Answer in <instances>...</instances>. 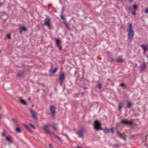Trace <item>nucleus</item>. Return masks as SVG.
Listing matches in <instances>:
<instances>
[{
    "label": "nucleus",
    "mask_w": 148,
    "mask_h": 148,
    "mask_svg": "<svg viewBox=\"0 0 148 148\" xmlns=\"http://www.w3.org/2000/svg\"><path fill=\"white\" fill-rule=\"evenodd\" d=\"M50 109L52 116H54L56 113L55 107L53 105H51L50 106Z\"/></svg>",
    "instance_id": "8"
},
{
    "label": "nucleus",
    "mask_w": 148,
    "mask_h": 148,
    "mask_svg": "<svg viewBox=\"0 0 148 148\" xmlns=\"http://www.w3.org/2000/svg\"><path fill=\"white\" fill-rule=\"evenodd\" d=\"M20 29H21V31H24L25 32H26L27 31V29L25 28V27L23 26L21 27Z\"/></svg>",
    "instance_id": "18"
},
{
    "label": "nucleus",
    "mask_w": 148,
    "mask_h": 148,
    "mask_svg": "<svg viewBox=\"0 0 148 148\" xmlns=\"http://www.w3.org/2000/svg\"><path fill=\"white\" fill-rule=\"evenodd\" d=\"M114 146L116 147H119V146L117 144H114Z\"/></svg>",
    "instance_id": "42"
},
{
    "label": "nucleus",
    "mask_w": 148,
    "mask_h": 148,
    "mask_svg": "<svg viewBox=\"0 0 148 148\" xmlns=\"http://www.w3.org/2000/svg\"><path fill=\"white\" fill-rule=\"evenodd\" d=\"M28 99H29V101H30V98H28Z\"/></svg>",
    "instance_id": "49"
},
{
    "label": "nucleus",
    "mask_w": 148,
    "mask_h": 148,
    "mask_svg": "<svg viewBox=\"0 0 148 148\" xmlns=\"http://www.w3.org/2000/svg\"><path fill=\"white\" fill-rule=\"evenodd\" d=\"M12 121L14 123H16L17 122V120L16 119L12 118Z\"/></svg>",
    "instance_id": "27"
},
{
    "label": "nucleus",
    "mask_w": 148,
    "mask_h": 148,
    "mask_svg": "<svg viewBox=\"0 0 148 148\" xmlns=\"http://www.w3.org/2000/svg\"><path fill=\"white\" fill-rule=\"evenodd\" d=\"M116 61L117 62H123V60L122 58H120L117 59Z\"/></svg>",
    "instance_id": "22"
},
{
    "label": "nucleus",
    "mask_w": 148,
    "mask_h": 148,
    "mask_svg": "<svg viewBox=\"0 0 148 148\" xmlns=\"http://www.w3.org/2000/svg\"><path fill=\"white\" fill-rule=\"evenodd\" d=\"M132 105V104L131 102H127V107L130 108Z\"/></svg>",
    "instance_id": "24"
},
{
    "label": "nucleus",
    "mask_w": 148,
    "mask_h": 148,
    "mask_svg": "<svg viewBox=\"0 0 148 148\" xmlns=\"http://www.w3.org/2000/svg\"><path fill=\"white\" fill-rule=\"evenodd\" d=\"M111 131L112 133L114 132L113 129L112 127L111 129Z\"/></svg>",
    "instance_id": "41"
},
{
    "label": "nucleus",
    "mask_w": 148,
    "mask_h": 148,
    "mask_svg": "<svg viewBox=\"0 0 148 148\" xmlns=\"http://www.w3.org/2000/svg\"><path fill=\"white\" fill-rule=\"evenodd\" d=\"M20 102H26L22 98H20L19 99Z\"/></svg>",
    "instance_id": "35"
},
{
    "label": "nucleus",
    "mask_w": 148,
    "mask_h": 148,
    "mask_svg": "<svg viewBox=\"0 0 148 148\" xmlns=\"http://www.w3.org/2000/svg\"><path fill=\"white\" fill-rule=\"evenodd\" d=\"M60 80V84L61 85H62L63 84V80Z\"/></svg>",
    "instance_id": "34"
},
{
    "label": "nucleus",
    "mask_w": 148,
    "mask_h": 148,
    "mask_svg": "<svg viewBox=\"0 0 148 148\" xmlns=\"http://www.w3.org/2000/svg\"><path fill=\"white\" fill-rule=\"evenodd\" d=\"M97 86L99 88V89H101V84L99 82L98 83V84H97Z\"/></svg>",
    "instance_id": "25"
},
{
    "label": "nucleus",
    "mask_w": 148,
    "mask_h": 148,
    "mask_svg": "<svg viewBox=\"0 0 148 148\" xmlns=\"http://www.w3.org/2000/svg\"><path fill=\"white\" fill-rule=\"evenodd\" d=\"M25 71L23 70H21L17 74V76L19 78H21L25 75Z\"/></svg>",
    "instance_id": "9"
},
{
    "label": "nucleus",
    "mask_w": 148,
    "mask_h": 148,
    "mask_svg": "<svg viewBox=\"0 0 148 148\" xmlns=\"http://www.w3.org/2000/svg\"><path fill=\"white\" fill-rule=\"evenodd\" d=\"M76 97H77V95H76V96H75Z\"/></svg>",
    "instance_id": "51"
},
{
    "label": "nucleus",
    "mask_w": 148,
    "mask_h": 148,
    "mask_svg": "<svg viewBox=\"0 0 148 148\" xmlns=\"http://www.w3.org/2000/svg\"><path fill=\"white\" fill-rule=\"evenodd\" d=\"M5 140L6 141L10 143H12L13 142L10 136H6L5 138Z\"/></svg>",
    "instance_id": "13"
},
{
    "label": "nucleus",
    "mask_w": 148,
    "mask_h": 148,
    "mask_svg": "<svg viewBox=\"0 0 148 148\" xmlns=\"http://www.w3.org/2000/svg\"><path fill=\"white\" fill-rule=\"evenodd\" d=\"M63 22L65 24V26H66V27L68 26L67 23H66V21H65Z\"/></svg>",
    "instance_id": "40"
},
{
    "label": "nucleus",
    "mask_w": 148,
    "mask_h": 148,
    "mask_svg": "<svg viewBox=\"0 0 148 148\" xmlns=\"http://www.w3.org/2000/svg\"><path fill=\"white\" fill-rule=\"evenodd\" d=\"M51 23V20L49 18H46L45 20V23L44 24L46 26H47L49 28L51 29V27L50 26Z\"/></svg>",
    "instance_id": "5"
},
{
    "label": "nucleus",
    "mask_w": 148,
    "mask_h": 148,
    "mask_svg": "<svg viewBox=\"0 0 148 148\" xmlns=\"http://www.w3.org/2000/svg\"><path fill=\"white\" fill-rule=\"evenodd\" d=\"M85 130L84 127L80 129L77 132V134L79 138H83L84 133Z\"/></svg>",
    "instance_id": "4"
},
{
    "label": "nucleus",
    "mask_w": 148,
    "mask_h": 148,
    "mask_svg": "<svg viewBox=\"0 0 148 148\" xmlns=\"http://www.w3.org/2000/svg\"><path fill=\"white\" fill-rule=\"evenodd\" d=\"M24 126L26 128V129L28 130L29 132H30V133L32 134L33 133L31 131L30 128L27 125L24 124Z\"/></svg>",
    "instance_id": "17"
},
{
    "label": "nucleus",
    "mask_w": 148,
    "mask_h": 148,
    "mask_svg": "<svg viewBox=\"0 0 148 148\" xmlns=\"http://www.w3.org/2000/svg\"><path fill=\"white\" fill-rule=\"evenodd\" d=\"M145 63L144 62H143V65L140 66L139 67L140 70L141 72L145 71L147 67Z\"/></svg>",
    "instance_id": "6"
},
{
    "label": "nucleus",
    "mask_w": 148,
    "mask_h": 148,
    "mask_svg": "<svg viewBox=\"0 0 148 148\" xmlns=\"http://www.w3.org/2000/svg\"><path fill=\"white\" fill-rule=\"evenodd\" d=\"M50 126V125H48L47 126L45 125L44 126V130L48 133L51 134L52 132H51L50 131L49 127L48 126Z\"/></svg>",
    "instance_id": "10"
},
{
    "label": "nucleus",
    "mask_w": 148,
    "mask_h": 148,
    "mask_svg": "<svg viewBox=\"0 0 148 148\" xmlns=\"http://www.w3.org/2000/svg\"><path fill=\"white\" fill-rule=\"evenodd\" d=\"M121 123L126 125H132L131 122L127 121L126 119H122L121 121Z\"/></svg>",
    "instance_id": "7"
},
{
    "label": "nucleus",
    "mask_w": 148,
    "mask_h": 148,
    "mask_svg": "<svg viewBox=\"0 0 148 148\" xmlns=\"http://www.w3.org/2000/svg\"><path fill=\"white\" fill-rule=\"evenodd\" d=\"M49 146L50 147H52V145L51 144H49Z\"/></svg>",
    "instance_id": "43"
},
{
    "label": "nucleus",
    "mask_w": 148,
    "mask_h": 148,
    "mask_svg": "<svg viewBox=\"0 0 148 148\" xmlns=\"http://www.w3.org/2000/svg\"><path fill=\"white\" fill-rule=\"evenodd\" d=\"M29 110L30 111L31 114L32 115V117L35 120L38 119L37 112L33 110L32 109L30 108Z\"/></svg>",
    "instance_id": "3"
},
{
    "label": "nucleus",
    "mask_w": 148,
    "mask_h": 148,
    "mask_svg": "<svg viewBox=\"0 0 148 148\" xmlns=\"http://www.w3.org/2000/svg\"><path fill=\"white\" fill-rule=\"evenodd\" d=\"M124 104L123 102H121L119 105V110L120 111H121V109L123 107Z\"/></svg>",
    "instance_id": "14"
},
{
    "label": "nucleus",
    "mask_w": 148,
    "mask_h": 148,
    "mask_svg": "<svg viewBox=\"0 0 148 148\" xmlns=\"http://www.w3.org/2000/svg\"><path fill=\"white\" fill-rule=\"evenodd\" d=\"M57 126H58L57 125L54 124L52 126V128L54 130L56 131L58 129Z\"/></svg>",
    "instance_id": "19"
},
{
    "label": "nucleus",
    "mask_w": 148,
    "mask_h": 148,
    "mask_svg": "<svg viewBox=\"0 0 148 148\" xmlns=\"http://www.w3.org/2000/svg\"><path fill=\"white\" fill-rule=\"evenodd\" d=\"M77 147V148H81V147Z\"/></svg>",
    "instance_id": "48"
},
{
    "label": "nucleus",
    "mask_w": 148,
    "mask_h": 148,
    "mask_svg": "<svg viewBox=\"0 0 148 148\" xmlns=\"http://www.w3.org/2000/svg\"><path fill=\"white\" fill-rule=\"evenodd\" d=\"M94 129L96 131H97L101 129V125L100 122L98 121H95L93 124Z\"/></svg>",
    "instance_id": "2"
},
{
    "label": "nucleus",
    "mask_w": 148,
    "mask_h": 148,
    "mask_svg": "<svg viewBox=\"0 0 148 148\" xmlns=\"http://www.w3.org/2000/svg\"><path fill=\"white\" fill-rule=\"evenodd\" d=\"M129 0V1L130 2H132L133 1H134V0Z\"/></svg>",
    "instance_id": "45"
},
{
    "label": "nucleus",
    "mask_w": 148,
    "mask_h": 148,
    "mask_svg": "<svg viewBox=\"0 0 148 148\" xmlns=\"http://www.w3.org/2000/svg\"><path fill=\"white\" fill-rule=\"evenodd\" d=\"M51 134H53L54 136H55V137L56 138H57L58 140H59L60 141L61 140L60 137L59 136H57L54 133L52 132Z\"/></svg>",
    "instance_id": "23"
},
{
    "label": "nucleus",
    "mask_w": 148,
    "mask_h": 148,
    "mask_svg": "<svg viewBox=\"0 0 148 148\" xmlns=\"http://www.w3.org/2000/svg\"><path fill=\"white\" fill-rule=\"evenodd\" d=\"M15 130L16 132L18 133H20L21 132V130L18 127H16V128Z\"/></svg>",
    "instance_id": "20"
},
{
    "label": "nucleus",
    "mask_w": 148,
    "mask_h": 148,
    "mask_svg": "<svg viewBox=\"0 0 148 148\" xmlns=\"http://www.w3.org/2000/svg\"><path fill=\"white\" fill-rule=\"evenodd\" d=\"M132 14L134 15H135L136 14V13L135 12H132Z\"/></svg>",
    "instance_id": "38"
},
{
    "label": "nucleus",
    "mask_w": 148,
    "mask_h": 148,
    "mask_svg": "<svg viewBox=\"0 0 148 148\" xmlns=\"http://www.w3.org/2000/svg\"><path fill=\"white\" fill-rule=\"evenodd\" d=\"M22 104L24 105H27L28 103L27 102H21Z\"/></svg>",
    "instance_id": "37"
},
{
    "label": "nucleus",
    "mask_w": 148,
    "mask_h": 148,
    "mask_svg": "<svg viewBox=\"0 0 148 148\" xmlns=\"http://www.w3.org/2000/svg\"><path fill=\"white\" fill-rule=\"evenodd\" d=\"M76 97H77V95H76V96H75Z\"/></svg>",
    "instance_id": "50"
},
{
    "label": "nucleus",
    "mask_w": 148,
    "mask_h": 148,
    "mask_svg": "<svg viewBox=\"0 0 148 148\" xmlns=\"http://www.w3.org/2000/svg\"><path fill=\"white\" fill-rule=\"evenodd\" d=\"M56 44L57 46L58 47V48H59V49L60 50H61L62 49V47L60 45V43L61 42V41L59 39H57L56 40Z\"/></svg>",
    "instance_id": "12"
},
{
    "label": "nucleus",
    "mask_w": 148,
    "mask_h": 148,
    "mask_svg": "<svg viewBox=\"0 0 148 148\" xmlns=\"http://www.w3.org/2000/svg\"><path fill=\"white\" fill-rule=\"evenodd\" d=\"M128 9L129 11L131 10H132L131 7L130 6L128 7Z\"/></svg>",
    "instance_id": "39"
},
{
    "label": "nucleus",
    "mask_w": 148,
    "mask_h": 148,
    "mask_svg": "<svg viewBox=\"0 0 148 148\" xmlns=\"http://www.w3.org/2000/svg\"><path fill=\"white\" fill-rule=\"evenodd\" d=\"M119 132H117V135L120 138H121L123 140H126V136L125 135H123L122 134H119Z\"/></svg>",
    "instance_id": "11"
},
{
    "label": "nucleus",
    "mask_w": 148,
    "mask_h": 148,
    "mask_svg": "<svg viewBox=\"0 0 148 148\" xmlns=\"http://www.w3.org/2000/svg\"><path fill=\"white\" fill-rule=\"evenodd\" d=\"M66 27H67V28L68 29H70V28H69V26H67Z\"/></svg>",
    "instance_id": "44"
},
{
    "label": "nucleus",
    "mask_w": 148,
    "mask_h": 148,
    "mask_svg": "<svg viewBox=\"0 0 148 148\" xmlns=\"http://www.w3.org/2000/svg\"><path fill=\"white\" fill-rule=\"evenodd\" d=\"M6 133L5 131H4L2 134V136H4L6 135Z\"/></svg>",
    "instance_id": "31"
},
{
    "label": "nucleus",
    "mask_w": 148,
    "mask_h": 148,
    "mask_svg": "<svg viewBox=\"0 0 148 148\" xmlns=\"http://www.w3.org/2000/svg\"><path fill=\"white\" fill-rule=\"evenodd\" d=\"M57 70V68H55L54 69L50 70V72L51 73H55Z\"/></svg>",
    "instance_id": "21"
},
{
    "label": "nucleus",
    "mask_w": 148,
    "mask_h": 148,
    "mask_svg": "<svg viewBox=\"0 0 148 148\" xmlns=\"http://www.w3.org/2000/svg\"><path fill=\"white\" fill-rule=\"evenodd\" d=\"M145 12L146 14H148V8H145Z\"/></svg>",
    "instance_id": "33"
},
{
    "label": "nucleus",
    "mask_w": 148,
    "mask_h": 148,
    "mask_svg": "<svg viewBox=\"0 0 148 148\" xmlns=\"http://www.w3.org/2000/svg\"><path fill=\"white\" fill-rule=\"evenodd\" d=\"M147 47H148V46H147Z\"/></svg>",
    "instance_id": "52"
},
{
    "label": "nucleus",
    "mask_w": 148,
    "mask_h": 148,
    "mask_svg": "<svg viewBox=\"0 0 148 148\" xmlns=\"http://www.w3.org/2000/svg\"><path fill=\"white\" fill-rule=\"evenodd\" d=\"M60 17L62 19V20L63 21V22L65 21H66V19L62 15H60Z\"/></svg>",
    "instance_id": "28"
},
{
    "label": "nucleus",
    "mask_w": 148,
    "mask_h": 148,
    "mask_svg": "<svg viewBox=\"0 0 148 148\" xmlns=\"http://www.w3.org/2000/svg\"><path fill=\"white\" fill-rule=\"evenodd\" d=\"M29 125L31 127H32L33 129H35L36 128L32 124L29 123Z\"/></svg>",
    "instance_id": "30"
},
{
    "label": "nucleus",
    "mask_w": 148,
    "mask_h": 148,
    "mask_svg": "<svg viewBox=\"0 0 148 148\" xmlns=\"http://www.w3.org/2000/svg\"><path fill=\"white\" fill-rule=\"evenodd\" d=\"M133 8L134 10H136L137 9V6L136 5H134L133 6Z\"/></svg>",
    "instance_id": "29"
},
{
    "label": "nucleus",
    "mask_w": 148,
    "mask_h": 148,
    "mask_svg": "<svg viewBox=\"0 0 148 148\" xmlns=\"http://www.w3.org/2000/svg\"><path fill=\"white\" fill-rule=\"evenodd\" d=\"M110 130L109 129H105L104 131V132L105 133H108L110 132Z\"/></svg>",
    "instance_id": "26"
},
{
    "label": "nucleus",
    "mask_w": 148,
    "mask_h": 148,
    "mask_svg": "<svg viewBox=\"0 0 148 148\" xmlns=\"http://www.w3.org/2000/svg\"><path fill=\"white\" fill-rule=\"evenodd\" d=\"M128 30V38L131 40L132 39L134 35V31L132 27V24L131 23L129 24Z\"/></svg>",
    "instance_id": "1"
},
{
    "label": "nucleus",
    "mask_w": 148,
    "mask_h": 148,
    "mask_svg": "<svg viewBox=\"0 0 148 148\" xmlns=\"http://www.w3.org/2000/svg\"><path fill=\"white\" fill-rule=\"evenodd\" d=\"M81 94L82 96H83L84 95V93H82Z\"/></svg>",
    "instance_id": "47"
},
{
    "label": "nucleus",
    "mask_w": 148,
    "mask_h": 148,
    "mask_svg": "<svg viewBox=\"0 0 148 148\" xmlns=\"http://www.w3.org/2000/svg\"><path fill=\"white\" fill-rule=\"evenodd\" d=\"M7 37H8V38L10 39H11V38L10 37V34H9L7 35L6 36Z\"/></svg>",
    "instance_id": "36"
},
{
    "label": "nucleus",
    "mask_w": 148,
    "mask_h": 148,
    "mask_svg": "<svg viewBox=\"0 0 148 148\" xmlns=\"http://www.w3.org/2000/svg\"><path fill=\"white\" fill-rule=\"evenodd\" d=\"M65 78V75L63 73H61L60 75L59 80H63Z\"/></svg>",
    "instance_id": "15"
},
{
    "label": "nucleus",
    "mask_w": 148,
    "mask_h": 148,
    "mask_svg": "<svg viewBox=\"0 0 148 148\" xmlns=\"http://www.w3.org/2000/svg\"><path fill=\"white\" fill-rule=\"evenodd\" d=\"M22 31H21V29H20V34H22Z\"/></svg>",
    "instance_id": "46"
},
{
    "label": "nucleus",
    "mask_w": 148,
    "mask_h": 148,
    "mask_svg": "<svg viewBox=\"0 0 148 148\" xmlns=\"http://www.w3.org/2000/svg\"><path fill=\"white\" fill-rule=\"evenodd\" d=\"M141 47L144 51V53H145L147 50L146 47H145V45H141Z\"/></svg>",
    "instance_id": "16"
},
{
    "label": "nucleus",
    "mask_w": 148,
    "mask_h": 148,
    "mask_svg": "<svg viewBox=\"0 0 148 148\" xmlns=\"http://www.w3.org/2000/svg\"><path fill=\"white\" fill-rule=\"evenodd\" d=\"M121 86L122 87H123L124 88H125L126 87V85H125V84H124V83H123V84H121Z\"/></svg>",
    "instance_id": "32"
}]
</instances>
